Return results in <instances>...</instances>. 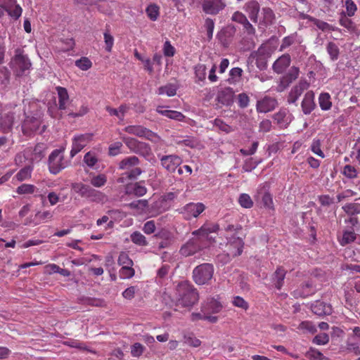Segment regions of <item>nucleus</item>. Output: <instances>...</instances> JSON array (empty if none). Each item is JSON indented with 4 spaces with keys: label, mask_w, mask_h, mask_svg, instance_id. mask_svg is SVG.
I'll return each instance as SVG.
<instances>
[{
    "label": "nucleus",
    "mask_w": 360,
    "mask_h": 360,
    "mask_svg": "<svg viewBox=\"0 0 360 360\" xmlns=\"http://www.w3.org/2000/svg\"><path fill=\"white\" fill-rule=\"evenodd\" d=\"M176 307H191L199 299L197 290L188 282L180 283L176 287Z\"/></svg>",
    "instance_id": "obj_1"
},
{
    "label": "nucleus",
    "mask_w": 360,
    "mask_h": 360,
    "mask_svg": "<svg viewBox=\"0 0 360 360\" xmlns=\"http://www.w3.org/2000/svg\"><path fill=\"white\" fill-rule=\"evenodd\" d=\"M224 230L227 233L226 238L228 240V256L235 257L240 255L243 252L244 241L242 238L236 235L238 234V231L241 230V226L229 224L224 228Z\"/></svg>",
    "instance_id": "obj_2"
},
{
    "label": "nucleus",
    "mask_w": 360,
    "mask_h": 360,
    "mask_svg": "<svg viewBox=\"0 0 360 360\" xmlns=\"http://www.w3.org/2000/svg\"><path fill=\"white\" fill-rule=\"evenodd\" d=\"M139 162L136 156L127 157L121 160L119 163V169L127 171L122 174L119 181L124 183L125 180L136 179L142 173L141 169L137 167Z\"/></svg>",
    "instance_id": "obj_3"
},
{
    "label": "nucleus",
    "mask_w": 360,
    "mask_h": 360,
    "mask_svg": "<svg viewBox=\"0 0 360 360\" xmlns=\"http://www.w3.org/2000/svg\"><path fill=\"white\" fill-rule=\"evenodd\" d=\"M56 90L57 91L58 103L56 102L51 105L48 107V112L50 116L55 119H60L62 114L60 111L65 110L68 108V105L70 102V96L68 90L65 87L56 86Z\"/></svg>",
    "instance_id": "obj_4"
},
{
    "label": "nucleus",
    "mask_w": 360,
    "mask_h": 360,
    "mask_svg": "<svg viewBox=\"0 0 360 360\" xmlns=\"http://www.w3.org/2000/svg\"><path fill=\"white\" fill-rule=\"evenodd\" d=\"M11 68L17 77L22 76L25 71L29 70L32 63L24 51L20 48L15 50V55L11 62Z\"/></svg>",
    "instance_id": "obj_5"
},
{
    "label": "nucleus",
    "mask_w": 360,
    "mask_h": 360,
    "mask_svg": "<svg viewBox=\"0 0 360 360\" xmlns=\"http://www.w3.org/2000/svg\"><path fill=\"white\" fill-rule=\"evenodd\" d=\"M64 150V148L55 149L49 155L48 167L51 174H58L68 166L69 162L65 159Z\"/></svg>",
    "instance_id": "obj_6"
},
{
    "label": "nucleus",
    "mask_w": 360,
    "mask_h": 360,
    "mask_svg": "<svg viewBox=\"0 0 360 360\" xmlns=\"http://www.w3.org/2000/svg\"><path fill=\"white\" fill-rule=\"evenodd\" d=\"M214 266L210 263H204L194 268L193 278L198 285L207 284L213 277Z\"/></svg>",
    "instance_id": "obj_7"
},
{
    "label": "nucleus",
    "mask_w": 360,
    "mask_h": 360,
    "mask_svg": "<svg viewBox=\"0 0 360 360\" xmlns=\"http://www.w3.org/2000/svg\"><path fill=\"white\" fill-rule=\"evenodd\" d=\"M20 115V111L15 108L3 110L0 113V131L4 134L11 131L15 121Z\"/></svg>",
    "instance_id": "obj_8"
},
{
    "label": "nucleus",
    "mask_w": 360,
    "mask_h": 360,
    "mask_svg": "<svg viewBox=\"0 0 360 360\" xmlns=\"http://www.w3.org/2000/svg\"><path fill=\"white\" fill-rule=\"evenodd\" d=\"M72 189L81 197L85 198L91 201L99 202L103 198V195L101 192L82 183H75L72 184Z\"/></svg>",
    "instance_id": "obj_9"
},
{
    "label": "nucleus",
    "mask_w": 360,
    "mask_h": 360,
    "mask_svg": "<svg viewBox=\"0 0 360 360\" xmlns=\"http://www.w3.org/2000/svg\"><path fill=\"white\" fill-rule=\"evenodd\" d=\"M124 142L131 152L139 154L147 160L153 155L150 146L146 143L131 137L124 138Z\"/></svg>",
    "instance_id": "obj_10"
},
{
    "label": "nucleus",
    "mask_w": 360,
    "mask_h": 360,
    "mask_svg": "<svg viewBox=\"0 0 360 360\" xmlns=\"http://www.w3.org/2000/svg\"><path fill=\"white\" fill-rule=\"evenodd\" d=\"M205 210V206L202 202H190L178 210L184 219L191 220L198 217Z\"/></svg>",
    "instance_id": "obj_11"
},
{
    "label": "nucleus",
    "mask_w": 360,
    "mask_h": 360,
    "mask_svg": "<svg viewBox=\"0 0 360 360\" xmlns=\"http://www.w3.org/2000/svg\"><path fill=\"white\" fill-rule=\"evenodd\" d=\"M93 136L94 134L91 133L75 135L72 138L70 156L72 158L79 153L86 146H87L89 143L92 141Z\"/></svg>",
    "instance_id": "obj_12"
},
{
    "label": "nucleus",
    "mask_w": 360,
    "mask_h": 360,
    "mask_svg": "<svg viewBox=\"0 0 360 360\" xmlns=\"http://www.w3.org/2000/svg\"><path fill=\"white\" fill-rule=\"evenodd\" d=\"M124 131L130 134L155 141L158 138L156 133L141 125H130L124 128Z\"/></svg>",
    "instance_id": "obj_13"
},
{
    "label": "nucleus",
    "mask_w": 360,
    "mask_h": 360,
    "mask_svg": "<svg viewBox=\"0 0 360 360\" xmlns=\"http://www.w3.org/2000/svg\"><path fill=\"white\" fill-rule=\"evenodd\" d=\"M202 243L200 238H191L181 246L179 250L180 254L184 257L193 255L203 248Z\"/></svg>",
    "instance_id": "obj_14"
},
{
    "label": "nucleus",
    "mask_w": 360,
    "mask_h": 360,
    "mask_svg": "<svg viewBox=\"0 0 360 360\" xmlns=\"http://www.w3.org/2000/svg\"><path fill=\"white\" fill-rule=\"evenodd\" d=\"M226 7L223 0H202V9L204 13L217 15Z\"/></svg>",
    "instance_id": "obj_15"
},
{
    "label": "nucleus",
    "mask_w": 360,
    "mask_h": 360,
    "mask_svg": "<svg viewBox=\"0 0 360 360\" xmlns=\"http://www.w3.org/2000/svg\"><path fill=\"white\" fill-rule=\"evenodd\" d=\"M161 165L169 172H174L182 162L181 158L176 155H163L160 158Z\"/></svg>",
    "instance_id": "obj_16"
},
{
    "label": "nucleus",
    "mask_w": 360,
    "mask_h": 360,
    "mask_svg": "<svg viewBox=\"0 0 360 360\" xmlns=\"http://www.w3.org/2000/svg\"><path fill=\"white\" fill-rule=\"evenodd\" d=\"M277 105L278 102L276 98L266 96L257 101L256 110L258 112L266 113L274 110Z\"/></svg>",
    "instance_id": "obj_17"
},
{
    "label": "nucleus",
    "mask_w": 360,
    "mask_h": 360,
    "mask_svg": "<svg viewBox=\"0 0 360 360\" xmlns=\"http://www.w3.org/2000/svg\"><path fill=\"white\" fill-rule=\"evenodd\" d=\"M309 84L306 80H300L297 84L294 86L288 96V103H295L304 91L307 89Z\"/></svg>",
    "instance_id": "obj_18"
},
{
    "label": "nucleus",
    "mask_w": 360,
    "mask_h": 360,
    "mask_svg": "<svg viewBox=\"0 0 360 360\" xmlns=\"http://www.w3.org/2000/svg\"><path fill=\"white\" fill-rule=\"evenodd\" d=\"M41 122L34 117H27L22 125V131L25 135L30 136L32 134L39 130Z\"/></svg>",
    "instance_id": "obj_19"
},
{
    "label": "nucleus",
    "mask_w": 360,
    "mask_h": 360,
    "mask_svg": "<svg viewBox=\"0 0 360 360\" xmlns=\"http://www.w3.org/2000/svg\"><path fill=\"white\" fill-rule=\"evenodd\" d=\"M274 121L281 128H286L292 121V115L286 108H281L273 117Z\"/></svg>",
    "instance_id": "obj_20"
},
{
    "label": "nucleus",
    "mask_w": 360,
    "mask_h": 360,
    "mask_svg": "<svg viewBox=\"0 0 360 360\" xmlns=\"http://www.w3.org/2000/svg\"><path fill=\"white\" fill-rule=\"evenodd\" d=\"M219 229L217 224L214 223H205L200 229L193 231L192 234L203 239L207 238L208 235L211 233H216Z\"/></svg>",
    "instance_id": "obj_21"
},
{
    "label": "nucleus",
    "mask_w": 360,
    "mask_h": 360,
    "mask_svg": "<svg viewBox=\"0 0 360 360\" xmlns=\"http://www.w3.org/2000/svg\"><path fill=\"white\" fill-rule=\"evenodd\" d=\"M244 10L253 22H257L260 5L257 0H250L244 5Z\"/></svg>",
    "instance_id": "obj_22"
},
{
    "label": "nucleus",
    "mask_w": 360,
    "mask_h": 360,
    "mask_svg": "<svg viewBox=\"0 0 360 360\" xmlns=\"http://www.w3.org/2000/svg\"><path fill=\"white\" fill-rule=\"evenodd\" d=\"M302 110L304 115H309L315 108L314 94L312 91H307L301 103Z\"/></svg>",
    "instance_id": "obj_23"
},
{
    "label": "nucleus",
    "mask_w": 360,
    "mask_h": 360,
    "mask_svg": "<svg viewBox=\"0 0 360 360\" xmlns=\"http://www.w3.org/2000/svg\"><path fill=\"white\" fill-rule=\"evenodd\" d=\"M221 303L214 298H208L207 302L202 304L201 312L203 314H216L221 311Z\"/></svg>",
    "instance_id": "obj_24"
},
{
    "label": "nucleus",
    "mask_w": 360,
    "mask_h": 360,
    "mask_svg": "<svg viewBox=\"0 0 360 360\" xmlns=\"http://www.w3.org/2000/svg\"><path fill=\"white\" fill-rule=\"evenodd\" d=\"M311 311L318 316L330 315L332 313V307L321 300H316L311 304Z\"/></svg>",
    "instance_id": "obj_25"
},
{
    "label": "nucleus",
    "mask_w": 360,
    "mask_h": 360,
    "mask_svg": "<svg viewBox=\"0 0 360 360\" xmlns=\"http://www.w3.org/2000/svg\"><path fill=\"white\" fill-rule=\"evenodd\" d=\"M291 62L290 56L285 53L280 56L273 64V69L278 74L283 73L290 65Z\"/></svg>",
    "instance_id": "obj_26"
},
{
    "label": "nucleus",
    "mask_w": 360,
    "mask_h": 360,
    "mask_svg": "<svg viewBox=\"0 0 360 360\" xmlns=\"http://www.w3.org/2000/svg\"><path fill=\"white\" fill-rule=\"evenodd\" d=\"M314 291L315 289L312 283L310 281H307L304 283L302 284L298 289L295 290L293 295L295 297L305 298L314 294Z\"/></svg>",
    "instance_id": "obj_27"
},
{
    "label": "nucleus",
    "mask_w": 360,
    "mask_h": 360,
    "mask_svg": "<svg viewBox=\"0 0 360 360\" xmlns=\"http://www.w3.org/2000/svg\"><path fill=\"white\" fill-rule=\"evenodd\" d=\"M260 197L263 205L265 208L271 210L273 211L275 210L273 198L269 192L262 189L261 191H258L257 195L255 196L256 200H257Z\"/></svg>",
    "instance_id": "obj_28"
},
{
    "label": "nucleus",
    "mask_w": 360,
    "mask_h": 360,
    "mask_svg": "<svg viewBox=\"0 0 360 360\" xmlns=\"http://www.w3.org/2000/svg\"><path fill=\"white\" fill-rule=\"evenodd\" d=\"M156 112L165 117L176 121L181 122L185 119V116L181 112L171 110H162V106H158L156 108Z\"/></svg>",
    "instance_id": "obj_29"
},
{
    "label": "nucleus",
    "mask_w": 360,
    "mask_h": 360,
    "mask_svg": "<svg viewBox=\"0 0 360 360\" xmlns=\"http://www.w3.org/2000/svg\"><path fill=\"white\" fill-rule=\"evenodd\" d=\"M286 271L283 266L277 267L276 270L273 274V282L276 289L281 290L284 283Z\"/></svg>",
    "instance_id": "obj_30"
},
{
    "label": "nucleus",
    "mask_w": 360,
    "mask_h": 360,
    "mask_svg": "<svg viewBox=\"0 0 360 360\" xmlns=\"http://www.w3.org/2000/svg\"><path fill=\"white\" fill-rule=\"evenodd\" d=\"M300 69L295 66H292L289 71L283 77L281 84L284 88L287 87L290 83L295 81L299 76Z\"/></svg>",
    "instance_id": "obj_31"
},
{
    "label": "nucleus",
    "mask_w": 360,
    "mask_h": 360,
    "mask_svg": "<svg viewBox=\"0 0 360 360\" xmlns=\"http://www.w3.org/2000/svg\"><path fill=\"white\" fill-rule=\"evenodd\" d=\"M339 23L341 26L346 28L350 33L359 34L356 25L348 16L345 15V13L341 14L339 19Z\"/></svg>",
    "instance_id": "obj_32"
},
{
    "label": "nucleus",
    "mask_w": 360,
    "mask_h": 360,
    "mask_svg": "<svg viewBox=\"0 0 360 360\" xmlns=\"http://www.w3.org/2000/svg\"><path fill=\"white\" fill-rule=\"evenodd\" d=\"M146 188L142 185L141 182L128 184L126 186V193L127 194H134L138 197L144 195L146 193Z\"/></svg>",
    "instance_id": "obj_33"
},
{
    "label": "nucleus",
    "mask_w": 360,
    "mask_h": 360,
    "mask_svg": "<svg viewBox=\"0 0 360 360\" xmlns=\"http://www.w3.org/2000/svg\"><path fill=\"white\" fill-rule=\"evenodd\" d=\"M129 108L126 105H121L117 109L112 108L110 106H106V111L112 116H116L120 120H124L125 113Z\"/></svg>",
    "instance_id": "obj_34"
},
{
    "label": "nucleus",
    "mask_w": 360,
    "mask_h": 360,
    "mask_svg": "<svg viewBox=\"0 0 360 360\" xmlns=\"http://www.w3.org/2000/svg\"><path fill=\"white\" fill-rule=\"evenodd\" d=\"M177 89L176 84L169 83L160 86L158 89V94L159 95H167L169 97H172L176 95Z\"/></svg>",
    "instance_id": "obj_35"
},
{
    "label": "nucleus",
    "mask_w": 360,
    "mask_h": 360,
    "mask_svg": "<svg viewBox=\"0 0 360 360\" xmlns=\"http://www.w3.org/2000/svg\"><path fill=\"white\" fill-rule=\"evenodd\" d=\"M130 239L133 243L139 246H147L148 244L146 238L138 231L130 235Z\"/></svg>",
    "instance_id": "obj_36"
},
{
    "label": "nucleus",
    "mask_w": 360,
    "mask_h": 360,
    "mask_svg": "<svg viewBox=\"0 0 360 360\" xmlns=\"http://www.w3.org/2000/svg\"><path fill=\"white\" fill-rule=\"evenodd\" d=\"M146 13L150 20L155 21L160 15V7L155 4H150L146 8Z\"/></svg>",
    "instance_id": "obj_37"
},
{
    "label": "nucleus",
    "mask_w": 360,
    "mask_h": 360,
    "mask_svg": "<svg viewBox=\"0 0 360 360\" xmlns=\"http://www.w3.org/2000/svg\"><path fill=\"white\" fill-rule=\"evenodd\" d=\"M90 184L96 188L103 186L107 182V176L104 174H93L90 176Z\"/></svg>",
    "instance_id": "obj_38"
},
{
    "label": "nucleus",
    "mask_w": 360,
    "mask_h": 360,
    "mask_svg": "<svg viewBox=\"0 0 360 360\" xmlns=\"http://www.w3.org/2000/svg\"><path fill=\"white\" fill-rule=\"evenodd\" d=\"M319 103L322 110H328L331 108L332 102L328 93H322L319 97Z\"/></svg>",
    "instance_id": "obj_39"
},
{
    "label": "nucleus",
    "mask_w": 360,
    "mask_h": 360,
    "mask_svg": "<svg viewBox=\"0 0 360 360\" xmlns=\"http://www.w3.org/2000/svg\"><path fill=\"white\" fill-rule=\"evenodd\" d=\"M356 238V234L354 233V231L352 229L345 230L343 232L342 237L340 240V243L342 245H347L353 241Z\"/></svg>",
    "instance_id": "obj_40"
},
{
    "label": "nucleus",
    "mask_w": 360,
    "mask_h": 360,
    "mask_svg": "<svg viewBox=\"0 0 360 360\" xmlns=\"http://www.w3.org/2000/svg\"><path fill=\"white\" fill-rule=\"evenodd\" d=\"M53 212L49 210L37 212L35 214V224H38L51 220L53 218Z\"/></svg>",
    "instance_id": "obj_41"
},
{
    "label": "nucleus",
    "mask_w": 360,
    "mask_h": 360,
    "mask_svg": "<svg viewBox=\"0 0 360 360\" xmlns=\"http://www.w3.org/2000/svg\"><path fill=\"white\" fill-rule=\"evenodd\" d=\"M326 50L332 60L334 61L338 60L340 54V49L334 42H328L326 46Z\"/></svg>",
    "instance_id": "obj_42"
},
{
    "label": "nucleus",
    "mask_w": 360,
    "mask_h": 360,
    "mask_svg": "<svg viewBox=\"0 0 360 360\" xmlns=\"http://www.w3.org/2000/svg\"><path fill=\"white\" fill-rule=\"evenodd\" d=\"M32 167L27 166L21 169L15 175V178L19 181H22L29 179L31 177Z\"/></svg>",
    "instance_id": "obj_43"
},
{
    "label": "nucleus",
    "mask_w": 360,
    "mask_h": 360,
    "mask_svg": "<svg viewBox=\"0 0 360 360\" xmlns=\"http://www.w3.org/2000/svg\"><path fill=\"white\" fill-rule=\"evenodd\" d=\"M297 329L305 333L308 332L314 334L316 332V328L311 321H302L297 326Z\"/></svg>",
    "instance_id": "obj_44"
},
{
    "label": "nucleus",
    "mask_w": 360,
    "mask_h": 360,
    "mask_svg": "<svg viewBox=\"0 0 360 360\" xmlns=\"http://www.w3.org/2000/svg\"><path fill=\"white\" fill-rule=\"evenodd\" d=\"M321 140L319 139H314L310 149L311 150L318 156L321 157V158H323L325 157V155L323 152L321 150Z\"/></svg>",
    "instance_id": "obj_45"
},
{
    "label": "nucleus",
    "mask_w": 360,
    "mask_h": 360,
    "mask_svg": "<svg viewBox=\"0 0 360 360\" xmlns=\"http://www.w3.org/2000/svg\"><path fill=\"white\" fill-rule=\"evenodd\" d=\"M238 203L242 207L251 208L253 206V201L250 196L247 193H242L238 198Z\"/></svg>",
    "instance_id": "obj_46"
},
{
    "label": "nucleus",
    "mask_w": 360,
    "mask_h": 360,
    "mask_svg": "<svg viewBox=\"0 0 360 360\" xmlns=\"http://www.w3.org/2000/svg\"><path fill=\"white\" fill-rule=\"evenodd\" d=\"M342 210L349 215H354L360 213V204L348 203L342 207Z\"/></svg>",
    "instance_id": "obj_47"
},
{
    "label": "nucleus",
    "mask_w": 360,
    "mask_h": 360,
    "mask_svg": "<svg viewBox=\"0 0 360 360\" xmlns=\"http://www.w3.org/2000/svg\"><path fill=\"white\" fill-rule=\"evenodd\" d=\"M305 356L310 360H323L324 358L323 354L319 349L314 347H310L306 352Z\"/></svg>",
    "instance_id": "obj_48"
},
{
    "label": "nucleus",
    "mask_w": 360,
    "mask_h": 360,
    "mask_svg": "<svg viewBox=\"0 0 360 360\" xmlns=\"http://www.w3.org/2000/svg\"><path fill=\"white\" fill-rule=\"evenodd\" d=\"M75 65L80 70L86 71L91 68L92 63L87 57H82L75 61Z\"/></svg>",
    "instance_id": "obj_49"
},
{
    "label": "nucleus",
    "mask_w": 360,
    "mask_h": 360,
    "mask_svg": "<svg viewBox=\"0 0 360 360\" xmlns=\"http://www.w3.org/2000/svg\"><path fill=\"white\" fill-rule=\"evenodd\" d=\"M117 263L120 266H133L134 264V262L130 259L129 255L124 252H120L118 257Z\"/></svg>",
    "instance_id": "obj_50"
},
{
    "label": "nucleus",
    "mask_w": 360,
    "mask_h": 360,
    "mask_svg": "<svg viewBox=\"0 0 360 360\" xmlns=\"http://www.w3.org/2000/svg\"><path fill=\"white\" fill-rule=\"evenodd\" d=\"M329 335L327 333L316 335L312 340V342L317 345H325L329 342Z\"/></svg>",
    "instance_id": "obj_51"
},
{
    "label": "nucleus",
    "mask_w": 360,
    "mask_h": 360,
    "mask_svg": "<svg viewBox=\"0 0 360 360\" xmlns=\"http://www.w3.org/2000/svg\"><path fill=\"white\" fill-rule=\"evenodd\" d=\"M346 8V15L352 17L357 11V6L353 0H346L345 2Z\"/></svg>",
    "instance_id": "obj_52"
},
{
    "label": "nucleus",
    "mask_w": 360,
    "mask_h": 360,
    "mask_svg": "<svg viewBox=\"0 0 360 360\" xmlns=\"http://www.w3.org/2000/svg\"><path fill=\"white\" fill-rule=\"evenodd\" d=\"M119 273L122 278H131L134 276L135 271L132 268V266H122Z\"/></svg>",
    "instance_id": "obj_53"
},
{
    "label": "nucleus",
    "mask_w": 360,
    "mask_h": 360,
    "mask_svg": "<svg viewBox=\"0 0 360 360\" xmlns=\"http://www.w3.org/2000/svg\"><path fill=\"white\" fill-rule=\"evenodd\" d=\"M243 73V70L240 68H233L229 72L230 78L229 82L230 83H235L239 80Z\"/></svg>",
    "instance_id": "obj_54"
},
{
    "label": "nucleus",
    "mask_w": 360,
    "mask_h": 360,
    "mask_svg": "<svg viewBox=\"0 0 360 360\" xmlns=\"http://www.w3.org/2000/svg\"><path fill=\"white\" fill-rule=\"evenodd\" d=\"M35 186L32 184H23L17 188L18 194H32L34 192Z\"/></svg>",
    "instance_id": "obj_55"
},
{
    "label": "nucleus",
    "mask_w": 360,
    "mask_h": 360,
    "mask_svg": "<svg viewBox=\"0 0 360 360\" xmlns=\"http://www.w3.org/2000/svg\"><path fill=\"white\" fill-rule=\"evenodd\" d=\"M214 126L222 131L229 133L233 131L231 126L225 123L222 120L216 118L214 121Z\"/></svg>",
    "instance_id": "obj_56"
},
{
    "label": "nucleus",
    "mask_w": 360,
    "mask_h": 360,
    "mask_svg": "<svg viewBox=\"0 0 360 360\" xmlns=\"http://www.w3.org/2000/svg\"><path fill=\"white\" fill-rule=\"evenodd\" d=\"M6 11L8 12L9 15H11L13 18H15V19H18L21 15L22 9L19 5L14 4L13 6H10L8 8H7Z\"/></svg>",
    "instance_id": "obj_57"
},
{
    "label": "nucleus",
    "mask_w": 360,
    "mask_h": 360,
    "mask_svg": "<svg viewBox=\"0 0 360 360\" xmlns=\"http://www.w3.org/2000/svg\"><path fill=\"white\" fill-rule=\"evenodd\" d=\"M84 162L87 166L92 167L97 163L98 159L94 153L88 152L84 155Z\"/></svg>",
    "instance_id": "obj_58"
},
{
    "label": "nucleus",
    "mask_w": 360,
    "mask_h": 360,
    "mask_svg": "<svg viewBox=\"0 0 360 360\" xmlns=\"http://www.w3.org/2000/svg\"><path fill=\"white\" fill-rule=\"evenodd\" d=\"M316 26L323 32L326 31H338L340 30L339 28L330 25L329 23L322 21L319 19L318 22L316 24Z\"/></svg>",
    "instance_id": "obj_59"
},
{
    "label": "nucleus",
    "mask_w": 360,
    "mask_h": 360,
    "mask_svg": "<svg viewBox=\"0 0 360 360\" xmlns=\"http://www.w3.org/2000/svg\"><path fill=\"white\" fill-rule=\"evenodd\" d=\"M343 174L349 179H354L357 176V171L354 166L347 165L343 168Z\"/></svg>",
    "instance_id": "obj_60"
},
{
    "label": "nucleus",
    "mask_w": 360,
    "mask_h": 360,
    "mask_svg": "<svg viewBox=\"0 0 360 360\" xmlns=\"http://www.w3.org/2000/svg\"><path fill=\"white\" fill-rule=\"evenodd\" d=\"M295 41V35L291 34L287 37H285L280 46V51H283L286 48L289 47L292 44H293Z\"/></svg>",
    "instance_id": "obj_61"
},
{
    "label": "nucleus",
    "mask_w": 360,
    "mask_h": 360,
    "mask_svg": "<svg viewBox=\"0 0 360 360\" xmlns=\"http://www.w3.org/2000/svg\"><path fill=\"white\" fill-rule=\"evenodd\" d=\"M103 35L105 44V50L108 52H111L114 44V37L108 31L105 32Z\"/></svg>",
    "instance_id": "obj_62"
},
{
    "label": "nucleus",
    "mask_w": 360,
    "mask_h": 360,
    "mask_svg": "<svg viewBox=\"0 0 360 360\" xmlns=\"http://www.w3.org/2000/svg\"><path fill=\"white\" fill-rule=\"evenodd\" d=\"M144 349V347L141 343H134L131 346V354L132 356L139 357L143 353Z\"/></svg>",
    "instance_id": "obj_63"
},
{
    "label": "nucleus",
    "mask_w": 360,
    "mask_h": 360,
    "mask_svg": "<svg viewBox=\"0 0 360 360\" xmlns=\"http://www.w3.org/2000/svg\"><path fill=\"white\" fill-rule=\"evenodd\" d=\"M250 98L245 93H241L238 95V105L241 108H245L248 106Z\"/></svg>",
    "instance_id": "obj_64"
}]
</instances>
